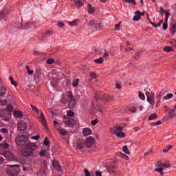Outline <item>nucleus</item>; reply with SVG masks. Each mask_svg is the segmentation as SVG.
<instances>
[{
	"mask_svg": "<svg viewBox=\"0 0 176 176\" xmlns=\"http://www.w3.org/2000/svg\"><path fill=\"white\" fill-rule=\"evenodd\" d=\"M14 116H15V118H23V112H21L20 111H15L14 112Z\"/></svg>",
	"mask_w": 176,
	"mask_h": 176,
	"instance_id": "5701e85b",
	"label": "nucleus"
},
{
	"mask_svg": "<svg viewBox=\"0 0 176 176\" xmlns=\"http://www.w3.org/2000/svg\"><path fill=\"white\" fill-rule=\"evenodd\" d=\"M84 173L85 174V176H90V172H89V170L87 168L84 169Z\"/></svg>",
	"mask_w": 176,
	"mask_h": 176,
	"instance_id": "864d4df0",
	"label": "nucleus"
},
{
	"mask_svg": "<svg viewBox=\"0 0 176 176\" xmlns=\"http://www.w3.org/2000/svg\"><path fill=\"white\" fill-rule=\"evenodd\" d=\"M160 14H162V16H163L164 13H166V11H164V9H163V7H161L160 8Z\"/></svg>",
	"mask_w": 176,
	"mask_h": 176,
	"instance_id": "3c124183",
	"label": "nucleus"
},
{
	"mask_svg": "<svg viewBox=\"0 0 176 176\" xmlns=\"http://www.w3.org/2000/svg\"><path fill=\"white\" fill-rule=\"evenodd\" d=\"M146 100L147 102L153 105L152 108L155 106V93H151L149 91L146 92Z\"/></svg>",
	"mask_w": 176,
	"mask_h": 176,
	"instance_id": "39448f33",
	"label": "nucleus"
},
{
	"mask_svg": "<svg viewBox=\"0 0 176 176\" xmlns=\"http://www.w3.org/2000/svg\"><path fill=\"white\" fill-rule=\"evenodd\" d=\"M140 19H141V16L139 15V14H136V15H135L133 19V21H138Z\"/></svg>",
	"mask_w": 176,
	"mask_h": 176,
	"instance_id": "2f4dec72",
	"label": "nucleus"
},
{
	"mask_svg": "<svg viewBox=\"0 0 176 176\" xmlns=\"http://www.w3.org/2000/svg\"><path fill=\"white\" fill-rule=\"evenodd\" d=\"M27 129V124L24 121H20L18 123V130L19 131H24Z\"/></svg>",
	"mask_w": 176,
	"mask_h": 176,
	"instance_id": "9d476101",
	"label": "nucleus"
},
{
	"mask_svg": "<svg viewBox=\"0 0 176 176\" xmlns=\"http://www.w3.org/2000/svg\"><path fill=\"white\" fill-rule=\"evenodd\" d=\"M123 151L124 152V153H126V155H130V151H129L127 146H124L123 147Z\"/></svg>",
	"mask_w": 176,
	"mask_h": 176,
	"instance_id": "c9c22d12",
	"label": "nucleus"
},
{
	"mask_svg": "<svg viewBox=\"0 0 176 176\" xmlns=\"http://www.w3.org/2000/svg\"><path fill=\"white\" fill-rule=\"evenodd\" d=\"M26 69H27L28 73L29 74V75H32L34 74V71L30 69V66L27 65L26 66Z\"/></svg>",
	"mask_w": 176,
	"mask_h": 176,
	"instance_id": "58836bf2",
	"label": "nucleus"
},
{
	"mask_svg": "<svg viewBox=\"0 0 176 176\" xmlns=\"http://www.w3.org/2000/svg\"><path fill=\"white\" fill-rule=\"evenodd\" d=\"M9 80L10 81L11 85H12V86H14V87H17V82H16V81L14 80V79L13 78V76H10L9 77Z\"/></svg>",
	"mask_w": 176,
	"mask_h": 176,
	"instance_id": "393cba45",
	"label": "nucleus"
},
{
	"mask_svg": "<svg viewBox=\"0 0 176 176\" xmlns=\"http://www.w3.org/2000/svg\"><path fill=\"white\" fill-rule=\"evenodd\" d=\"M165 16H166L165 21H166V23H167V21H168V17H170V14L169 12H168L167 11H165Z\"/></svg>",
	"mask_w": 176,
	"mask_h": 176,
	"instance_id": "4c0bfd02",
	"label": "nucleus"
},
{
	"mask_svg": "<svg viewBox=\"0 0 176 176\" xmlns=\"http://www.w3.org/2000/svg\"><path fill=\"white\" fill-rule=\"evenodd\" d=\"M99 99H100V100H104V101H111V100H112V97L108 96H107V95H103L102 96H96L95 97L96 101H98Z\"/></svg>",
	"mask_w": 176,
	"mask_h": 176,
	"instance_id": "f8f14e48",
	"label": "nucleus"
},
{
	"mask_svg": "<svg viewBox=\"0 0 176 176\" xmlns=\"http://www.w3.org/2000/svg\"><path fill=\"white\" fill-rule=\"evenodd\" d=\"M107 171H108V173H116V167L113 164L109 165L107 167Z\"/></svg>",
	"mask_w": 176,
	"mask_h": 176,
	"instance_id": "6ab92c4d",
	"label": "nucleus"
},
{
	"mask_svg": "<svg viewBox=\"0 0 176 176\" xmlns=\"http://www.w3.org/2000/svg\"><path fill=\"white\" fill-rule=\"evenodd\" d=\"M58 27H59V28H64V27H65V25L63 22H59L58 23Z\"/></svg>",
	"mask_w": 176,
	"mask_h": 176,
	"instance_id": "49530a36",
	"label": "nucleus"
},
{
	"mask_svg": "<svg viewBox=\"0 0 176 176\" xmlns=\"http://www.w3.org/2000/svg\"><path fill=\"white\" fill-rule=\"evenodd\" d=\"M89 27H91V28H93L94 30H98L100 28V23L95 21H91L88 23Z\"/></svg>",
	"mask_w": 176,
	"mask_h": 176,
	"instance_id": "1a4fd4ad",
	"label": "nucleus"
},
{
	"mask_svg": "<svg viewBox=\"0 0 176 176\" xmlns=\"http://www.w3.org/2000/svg\"><path fill=\"white\" fill-rule=\"evenodd\" d=\"M74 113L72 111H67V118L65 120V123L67 126H74V120L71 119V118H73Z\"/></svg>",
	"mask_w": 176,
	"mask_h": 176,
	"instance_id": "423d86ee",
	"label": "nucleus"
},
{
	"mask_svg": "<svg viewBox=\"0 0 176 176\" xmlns=\"http://www.w3.org/2000/svg\"><path fill=\"white\" fill-rule=\"evenodd\" d=\"M138 96H139V98H140V100H145V95H144V94H142V92L139 91Z\"/></svg>",
	"mask_w": 176,
	"mask_h": 176,
	"instance_id": "e433bc0d",
	"label": "nucleus"
},
{
	"mask_svg": "<svg viewBox=\"0 0 176 176\" xmlns=\"http://www.w3.org/2000/svg\"><path fill=\"white\" fill-rule=\"evenodd\" d=\"M72 1H74L77 8H82V6H83V5L85 4V1L83 0H72Z\"/></svg>",
	"mask_w": 176,
	"mask_h": 176,
	"instance_id": "dca6fc26",
	"label": "nucleus"
},
{
	"mask_svg": "<svg viewBox=\"0 0 176 176\" xmlns=\"http://www.w3.org/2000/svg\"><path fill=\"white\" fill-rule=\"evenodd\" d=\"M97 123H98V120H97V119L91 121L92 126H96V124H97Z\"/></svg>",
	"mask_w": 176,
	"mask_h": 176,
	"instance_id": "4d7b16f0",
	"label": "nucleus"
},
{
	"mask_svg": "<svg viewBox=\"0 0 176 176\" xmlns=\"http://www.w3.org/2000/svg\"><path fill=\"white\" fill-rule=\"evenodd\" d=\"M82 134L85 137L87 135H91V129L90 128H85L82 129Z\"/></svg>",
	"mask_w": 176,
	"mask_h": 176,
	"instance_id": "f3484780",
	"label": "nucleus"
},
{
	"mask_svg": "<svg viewBox=\"0 0 176 176\" xmlns=\"http://www.w3.org/2000/svg\"><path fill=\"white\" fill-rule=\"evenodd\" d=\"M164 52H167V53H170V52H173V47L170 46H166L164 48Z\"/></svg>",
	"mask_w": 176,
	"mask_h": 176,
	"instance_id": "c756f323",
	"label": "nucleus"
},
{
	"mask_svg": "<svg viewBox=\"0 0 176 176\" xmlns=\"http://www.w3.org/2000/svg\"><path fill=\"white\" fill-rule=\"evenodd\" d=\"M176 105L174 106V109H171L168 111V116L167 119H173L175 116Z\"/></svg>",
	"mask_w": 176,
	"mask_h": 176,
	"instance_id": "2eb2a0df",
	"label": "nucleus"
},
{
	"mask_svg": "<svg viewBox=\"0 0 176 176\" xmlns=\"http://www.w3.org/2000/svg\"><path fill=\"white\" fill-rule=\"evenodd\" d=\"M94 144V138L89 136L86 139L85 141V145L88 147L90 148L91 145Z\"/></svg>",
	"mask_w": 176,
	"mask_h": 176,
	"instance_id": "9b49d317",
	"label": "nucleus"
},
{
	"mask_svg": "<svg viewBox=\"0 0 176 176\" xmlns=\"http://www.w3.org/2000/svg\"><path fill=\"white\" fill-rule=\"evenodd\" d=\"M78 83H79V80L76 79L73 82L74 87H76L78 86Z\"/></svg>",
	"mask_w": 176,
	"mask_h": 176,
	"instance_id": "de8ad7c7",
	"label": "nucleus"
},
{
	"mask_svg": "<svg viewBox=\"0 0 176 176\" xmlns=\"http://www.w3.org/2000/svg\"><path fill=\"white\" fill-rule=\"evenodd\" d=\"M46 155V151L45 150H42L41 151H40V156L43 157V156H45Z\"/></svg>",
	"mask_w": 176,
	"mask_h": 176,
	"instance_id": "603ef678",
	"label": "nucleus"
},
{
	"mask_svg": "<svg viewBox=\"0 0 176 176\" xmlns=\"http://www.w3.org/2000/svg\"><path fill=\"white\" fill-rule=\"evenodd\" d=\"M60 102H63V104H67V102H68V105L71 109L74 108L76 105V101L71 91H68L67 95H63Z\"/></svg>",
	"mask_w": 176,
	"mask_h": 176,
	"instance_id": "f03ea898",
	"label": "nucleus"
},
{
	"mask_svg": "<svg viewBox=\"0 0 176 176\" xmlns=\"http://www.w3.org/2000/svg\"><path fill=\"white\" fill-rule=\"evenodd\" d=\"M171 148H173V145H169L166 148H164L163 152H168Z\"/></svg>",
	"mask_w": 176,
	"mask_h": 176,
	"instance_id": "a19ab883",
	"label": "nucleus"
},
{
	"mask_svg": "<svg viewBox=\"0 0 176 176\" xmlns=\"http://www.w3.org/2000/svg\"><path fill=\"white\" fill-rule=\"evenodd\" d=\"M115 28H116V31H119V29L120 28V23L116 24L115 26Z\"/></svg>",
	"mask_w": 176,
	"mask_h": 176,
	"instance_id": "680f3d73",
	"label": "nucleus"
},
{
	"mask_svg": "<svg viewBox=\"0 0 176 176\" xmlns=\"http://www.w3.org/2000/svg\"><path fill=\"white\" fill-rule=\"evenodd\" d=\"M111 132L113 134H116V137H120V138H124L125 135L123 133V128L122 126H114L113 128L110 129Z\"/></svg>",
	"mask_w": 176,
	"mask_h": 176,
	"instance_id": "7ed1b4c3",
	"label": "nucleus"
},
{
	"mask_svg": "<svg viewBox=\"0 0 176 176\" xmlns=\"http://www.w3.org/2000/svg\"><path fill=\"white\" fill-rule=\"evenodd\" d=\"M140 58V52H138L135 56V60H138Z\"/></svg>",
	"mask_w": 176,
	"mask_h": 176,
	"instance_id": "338daca9",
	"label": "nucleus"
},
{
	"mask_svg": "<svg viewBox=\"0 0 176 176\" xmlns=\"http://www.w3.org/2000/svg\"><path fill=\"white\" fill-rule=\"evenodd\" d=\"M15 142L19 146H23L22 155L24 157H34V151H35L36 146L35 144L31 143L25 135L17 136L15 139Z\"/></svg>",
	"mask_w": 176,
	"mask_h": 176,
	"instance_id": "f257e3e1",
	"label": "nucleus"
},
{
	"mask_svg": "<svg viewBox=\"0 0 176 176\" xmlns=\"http://www.w3.org/2000/svg\"><path fill=\"white\" fill-rule=\"evenodd\" d=\"M52 165L53 167L57 170V171H61V168L60 167V164H58V162L54 160L52 162Z\"/></svg>",
	"mask_w": 176,
	"mask_h": 176,
	"instance_id": "a211bd4d",
	"label": "nucleus"
},
{
	"mask_svg": "<svg viewBox=\"0 0 176 176\" xmlns=\"http://www.w3.org/2000/svg\"><path fill=\"white\" fill-rule=\"evenodd\" d=\"M173 97V94H167L166 96L164 98V100H171Z\"/></svg>",
	"mask_w": 176,
	"mask_h": 176,
	"instance_id": "7c9ffc66",
	"label": "nucleus"
},
{
	"mask_svg": "<svg viewBox=\"0 0 176 176\" xmlns=\"http://www.w3.org/2000/svg\"><path fill=\"white\" fill-rule=\"evenodd\" d=\"M32 25V23H25L23 24V27H24L25 30H28Z\"/></svg>",
	"mask_w": 176,
	"mask_h": 176,
	"instance_id": "c85d7f7f",
	"label": "nucleus"
},
{
	"mask_svg": "<svg viewBox=\"0 0 176 176\" xmlns=\"http://www.w3.org/2000/svg\"><path fill=\"white\" fill-rule=\"evenodd\" d=\"M125 2H126V3H133V5H135V0H125Z\"/></svg>",
	"mask_w": 176,
	"mask_h": 176,
	"instance_id": "8fccbe9b",
	"label": "nucleus"
},
{
	"mask_svg": "<svg viewBox=\"0 0 176 176\" xmlns=\"http://www.w3.org/2000/svg\"><path fill=\"white\" fill-rule=\"evenodd\" d=\"M96 176H102V173H101V171H100V170H96Z\"/></svg>",
	"mask_w": 176,
	"mask_h": 176,
	"instance_id": "13d9d810",
	"label": "nucleus"
},
{
	"mask_svg": "<svg viewBox=\"0 0 176 176\" xmlns=\"http://www.w3.org/2000/svg\"><path fill=\"white\" fill-rule=\"evenodd\" d=\"M58 131L60 135H67L68 134V131H65L64 129H58Z\"/></svg>",
	"mask_w": 176,
	"mask_h": 176,
	"instance_id": "bb28decb",
	"label": "nucleus"
},
{
	"mask_svg": "<svg viewBox=\"0 0 176 176\" xmlns=\"http://www.w3.org/2000/svg\"><path fill=\"white\" fill-rule=\"evenodd\" d=\"M85 144L86 143H85V141L82 140H78L76 144V148L77 149H83Z\"/></svg>",
	"mask_w": 176,
	"mask_h": 176,
	"instance_id": "ddd939ff",
	"label": "nucleus"
},
{
	"mask_svg": "<svg viewBox=\"0 0 176 176\" xmlns=\"http://www.w3.org/2000/svg\"><path fill=\"white\" fill-rule=\"evenodd\" d=\"M4 156L7 160H10V161H14L16 160V157L13 155V153L10 151H6L4 153Z\"/></svg>",
	"mask_w": 176,
	"mask_h": 176,
	"instance_id": "6e6552de",
	"label": "nucleus"
},
{
	"mask_svg": "<svg viewBox=\"0 0 176 176\" xmlns=\"http://www.w3.org/2000/svg\"><path fill=\"white\" fill-rule=\"evenodd\" d=\"M30 107L32 111L36 112L37 115H39L40 113V122L42 123V124H43V126H45L46 124V119L45 118V116H43V113H42V111H39V109L35 107V106L31 105Z\"/></svg>",
	"mask_w": 176,
	"mask_h": 176,
	"instance_id": "20e7f679",
	"label": "nucleus"
},
{
	"mask_svg": "<svg viewBox=\"0 0 176 176\" xmlns=\"http://www.w3.org/2000/svg\"><path fill=\"white\" fill-rule=\"evenodd\" d=\"M40 138L39 135L32 136V140H38V139Z\"/></svg>",
	"mask_w": 176,
	"mask_h": 176,
	"instance_id": "0e129e2a",
	"label": "nucleus"
},
{
	"mask_svg": "<svg viewBox=\"0 0 176 176\" xmlns=\"http://www.w3.org/2000/svg\"><path fill=\"white\" fill-rule=\"evenodd\" d=\"M159 124H162V121L159 120L155 123H152L151 124L152 126H159Z\"/></svg>",
	"mask_w": 176,
	"mask_h": 176,
	"instance_id": "6e6d98bb",
	"label": "nucleus"
},
{
	"mask_svg": "<svg viewBox=\"0 0 176 176\" xmlns=\"http://www.w3.org/2000/svg\"><path fill=\"white\" fill-rule=\"evenodd\" d=\"M163 92L160 91V94H158V96L156 97V100H157V104H160V101L162 100V97H163Z\"/></svg>",
	"mask_w": 176,
	"mask_h": 176,
	"instance_id": "a878e982",
	"label": "nucleus"
},
{
	"mask_svg": "<svg viewBox=\"0 0 176 176\" xmlns=\"http://www.w3.org/2000/svg\"><path fill=\"white\" fill-rule=\"evenodd\" d=\"M5 94H6V87H0V96L4 97Z\"/></svg>",
	"mask_w": 176,
	"mask_h": 176,
	"instance_id": "412c9836",
	"label": "nucleus"
},
{
	"mask_svg": "<svg viewBox=\"0 0 176 176\" xmlns=\"http://www.w3.org/2000/svg\"><path fill=\"white\" fill-rule=\"evenodd\" d=\"M52 34H53V32H52L51 31H47L45 32V36H47V37H49V36H50Z\"/></svg>",
	"mask_w": 176,
	"mask_h": 176,
	"instance_id": "09e8293b",
	"label": "nucleus"
},
{
	"mask_svg": "<svg viewBox=\"0 0 176 176\" xmlns=\"http://www.w3.org/2000/svg\"><path fill=\"white\" fill-rule=\"evenodd\" d=\"M0 148H9V144L8 142L1 143Z\"/></svg>",
	"mask_w": 176,
	"mask_h": 176,
	"instance_id": "72a5a7b5",
	"label": "nucleus"
},
{
	"mask_svg": "<svg viewBox=\"0 0 176 176\" xmlns=\"http://www.w3.org/2000/svg\"><path fill=\"white\" fill-rule=\"evenodd\" d=\"M69 25H71L72 27H75V25H76V22H69Z\"/></svg>",
	"mask_w": 176,
	"mask_h": 176,
	"instance_id": "bf43d9fd",
	"label": "nucleus"
},
{
	"mask_svg": "<svg viewBox=\"0 0 176 176\" xmlns=\"http://www.w3.org/2000/svg\"><path fill=\"white\" fill-rule=\"evenodd\" d=\"M170 45H172V46L175 47L176 41H175V40H173V41H170Z\"/></svg>",
	"mask_w": 176,
	"mask_h": 176,
	"instance_id": "69168bd1",
	"label": "nucleus"
},
{
	"mask_svg": "<svg viewBox=\"0 0 176 176\" xmlns=\"http://www.w3.org/2000/svg\"><path fill=\"white\" fill-rule=\"evenodd\" d=\"M6 14H8V11L6 10H1L0 12V20L4 19L6 16Z\"/></svg>",
	"mask_w": 176,
	"mask_h": 176,
	"instance_id": "4be33fe9",
	"label": "nucleus"
},
{
	"mask_svg": "<svg viewBox=\"0 0 176 176\" xmlns=\"http://www.w3.org/2000/svg\"><path fill=\"white\" fill-rule=\"evenodd\" d=\"M128 111L132 113H135V112H137V109H135V107H132L131 109H128Z\"/></svg>",
	"mask_w": 176,
	"mask_h": 176,
	"instance_id": "37998d69",
	"label": "nucleus"
},
{
	"mask_svg": "<svg viewBox=\"0 0 176 176\" xmlns=\"http://www.w3.org/2000/svg\"><path fill=\"white\" fill-rule=\"evenodd\" d=\"M11 114H9L8 111H6L4 109H1L0 111V118H1V119H3V120H6L8 122V120H9V119H10L11 117Z\"/></svg>",
	"mask_w": 176,
	"mask_h": 176,
	"instance_id": "0eeeda50",
	"label": "nucleus"
},
{
	"mask_svg": "<svg viewBox=\"0 0 176 176\" xmlns=\"http://www.w3.org/2000/svg\"><path fill=\"white\" fill-rule=\"evenodd\" d=\"M153 27H155V28L157 27H160L158 23H151Z\"/></svg>",
	"mask_w": 176,
	"mask_h": 176,
	"instance_id": "774afa93",
	"label": "nucleus"
},
{
	"mask_svg": "<svg viewBox=\"0 0 176 176\" xmlns=\"http://www.w3.org/2000/svg\"><path fill=\"white\" fill-rule=\"evenodd\" d=\"M168 28V26L167 25V22H165V23L163 24V30H164V31H166Z\"/></svg>",
	"mask_w": 176,
	"mask_h": 176,
	"instance_id": "5fc2aeb1",
	"label": "nucleus"
},
{
	"mask_svg": "<svg viewBox=\"0 0 176 176\" xmlns=\"http://www.w3.org/2000/svg\"><path fill=\"white\" fill-rule=\"evenodd\" d=\"M1 133H3V134H8L9 133V131L8 129H6V128H3L1 129Z\"/></svg>",
	"mask_w": 176,
	"mask_h": 176,
	"instance_id": "a18cd8bd",
	"label": "nucleus"
},
{
	"mask_svg": "<svg viewBox=\"0 0 176 176\" xmlns=\"http://www.w3.org/2000/svg\"><path fill=\"white\" fill-rule=\"evenodd\" d=\"M14 27H15L16 28H21V27H23V23H21V20L20 19L16 20L14 23Z\"/></svg>",
	"mask_w": 176,
	"mask_h": 176,
	"instance_id": "aec40b11",
	"label": "nucleus"
},
{
	"mask_svg": "<svg viewBox=\"0 0 176 176\" xmlns=\"http://www.w3.org/2000/svg\"><path fill=\"white\" fill-rule=\"evenodd\" d=\"M157 116L156 115V113L152 114L151 116H150L148 117L149 120H155V119H157Z\"/></svg>",
	"mask_w": 176,
	"mask_h": 176,
	"instance_id": "f704fd0d",
	"label": "nucleus"
},
{
	"mask_svg": "<svg viewBox=\"0 0 176 176\" xmlns=\"http://www.w3.org/2000/svg\"><path fill=\"white\" fill-rule=\"evenodd\" d=\"M135 14H139V16H144V12H140V11H136Z\"/></svg>",
	"mask_w": 176,
	"mask_h": 176,
	"instance_id": "e2e57ef3",
	"label": "nucleus"
},
{
	"mask_svg": "<svg viewBox=\"0 0 176 176\" xmlns=\"http://www.w3.org/2000/svg\"><path fill=\"white\" fill-rule=\"evenodd\" d=\"M176 32V22L175 21H172L170 23V34L174 35Z\"/></svg>",
	"mask_w": 176,
	"mask_h": 176,
	"instance_id": "4468645a",
	"label": "nucleus"
},
{
	"mask_svg": "<svg viewBox=\"0 0 176 176\" xmlns=\"http://www.w3.org/2000/svg\"><path fill=\"white\" fill-rule=\"evenodd\" d=\"M56 60H54V59H52V58H49L47 60V64H54Z\"/></svg>",
	"mask_w": 176,
	"mask_h": 176,
	"instance_id": "c03bdc74",
	"label": "nucleus"
},
{
	"mask_svg": "<svg viewBox=\"0 0 176 176\" xmlns=\"http://www.w3.org/2000/svg\"><path fill=\"white\" fill-rule=\"evenodd\" d=\"M13 110V107L12 105L8 104L7 106V109L5 111H7L9 113V115H12V111Z\"/></svg>",
	"mask_w": 176,
	"mask_h": 176,
	"instance_id": "cd10ccee",
	"label": "nucleus"
},
{
	"mask_svg": "<svg viewBox=\"0 0 176 176\" xmlns=\"http://www.w3.org/2000/svg\"><path fill=\"white\" fill-rule=\"evenodd\" d=\"M104 62V58L102 57L99 58L98 59H95L94 63H97V64H101Z\"/></svg>",
	"mask_w": 176,
	"mask_h": 176,
	"instance_id": "473e14b6",
	"label": "nucleus"
},
{
	"mask_svg": "<svg viewBox=\"0 0 176 176\" xmlns=\"http://www.w3.org/2000/svg\"><path fill=\"white\" fill-rule=\"evenodd\" d=\"M90 76H91V78H93L94 79H96V78L97 77V75H96L95 73L91 72L90 74Z\"/></svg>",
	"mask_w": 176,
	"mask_h": 176,
	"instance_id": "052dcab7",
	"label": "nucleus"
},
{
	"mask_svg": "<svg viewBox=\"0 0 176 176\" xmlns=\"http://www.w3.org/2000/svg\"><path fill=\"white\" fill-rule=\"evenodd\" d=\"M6 104H8V102L6 101V100H0V105L5 107V105H6Z\"/></svg>",
	"mask_w": 176,
	"mask_h": 176,
	"instance_id": "ea45409f",
	"label": "nucleus"
},
{
	"mask_svg": "<svg viewBox=\"0 0 176 176\" xmlns=\"http://www.w3.org/2000/svg\"><path fill=\"white\" fill-rule=\"evenodd\" d=\"M50 144V142L49 141V140H47V138H45L44 140V145L47 146H49Z\"/></svg>",
	"mask_w": 176,
	"mask_h": 176,
	"instance_id": "79ce46f5",
	"label": "nucleus"
},
{
	"mask_svg": "<svg viewBox=\"0 0 176 176\" xmlns=\"http://www.w3.org/2000/svg\"><path fill=\"white\" fill-rule=\"evenodd\" d=\"M87 9H88V13H89V14H93V13H94L95 9L93 7V6L88 4Z\"/></svg>",
	"mask_w": 176,
	"mask_h": 176,
	"instance_id": "b1692460",
	"label": "nucleus"
}]
</instances>
